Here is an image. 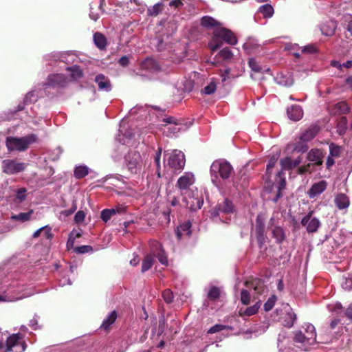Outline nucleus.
<instances>
[{"label": "nucleus", "instance_id": "obj_1", "mask_svg": "<svg viewBox=\"0 0 352 352\" xmlns=\"http://www.w3.org/2000/svg\"><path fill=\"white\" fill-rule=\"evenodd\" d=\"M195 182V175L190 172H186L177 179L176 186L183 196V201L186 208L190 210L200 209L204 204V199L199 195L197 188H191Z\"/></svg>", "mask_w": 352, "mask_h": 352}, {"label": "nucleus", "instance_id": "obj_2", "mask_svg": "<svg viewBox=\"0 0 352 352\" xmlns=\"http://www.w3.org/2000/svg\"><path fill=\"white\" fill-rule=\"evenodd\" d=\"M221 40L231 45L237 43V38L234 34L230 30L224 28L223 25L213 31L212 38L208 44L211 51L214 52L222 46Z\"/></svg>", "mask_w": 352, "mask_h": 352}, {"label": "nucleus", "instance_id": "obj_3", "mask_svg": "<svg viewBox=\"0 0 352 352\" xmlns=\"http://www.w3.org/2000/svg\"><path fill=\"white\" fill-rule=\"evenodd\" d=\"M294 340L296 343L302 344L305 350L316 342V332L314 326L310 323H306L302 326V329L294 332Z\"/></svg>", "mask_w": 352, "mask_h": 352}, {"label": "nucleus", "instance_id": "obj_4", "mask_svg": "<svg viewBox=\"0 0 352 352\" xmlns=\"http://www.w3.org/2000/svg\"><path fill=\"white\" fill-rule=\"evenodd\" d=\"M233 168L230 163L223 160H216L210 166L211 180L216 186L219 185V179H226L230 177Z\"/></svg>", "mask_w": 352, "mask_h": 352}, {"label": "nucleus", "instance_id": "obj_5", "mask_svg": "<svg viewBox=\"0 0 352 352\" xmlns=\"http://www.w3.org/2000/svg\"><path fill=\"white\" fill-rule=\"evenodd\" d=\"M37 141V135L35 134H29L24 137H8L6 138V146L8 151H24L28 149L29 146Z\"/></svg>", "mask_w": 352, "mask_h": 352}, {"label": "nucleus", "instance_id": "obj_6", "mask_svg": "<svg viewBox=\"0 0 352 352\" xmlns=\"http://www.w3.org/2000/svg\"><path fill=\"white\" fill-rule=\"evenodd\" d=\"M26 347L27 344L21 333H13L10 336L5 345L0 341V352H23Z\"/></svg>", "mask_w": 352, "mask_h": 352}, {"label": "nucleus", "instance_id": "obj_7", "mask_svg": "<svg viewBox=\"0 0 352 352\" xmlns=\"http://www.w3.org/2000/svg\"><path fill=\"white\" fill-rule=\"evenodd\" d=\"M164 162L174 171H181L184 169L186 159L184 154L179 150H174L171 153L164 152Z\"/></svg>", "mask_w": 352, "mask_h": 352}, {"label": "nucleus", "instance_id": "obj_8", "mask_svg": "<svg viewBox=\"0 0 352 352\" xmlns=\"http://www.w3.org/2000/svg\"><path fill=\"white\" fill-rule=\"evenodd\" d=\"M164 110L155 106V122H162L164 124H162V126H168V131H165L167 133V135H170L171 134L177 133L179 130V128L177 126V120L173 117L164 115Z\"/></svg>", "mask_w": 352, "mask_h": 352}, {"label": "nucleus", "instance_id": "obj_9", "mask_svg": "<svg viewBox=\"0 0 352 352\" xmlns=\"http://www.w3.org/2000/svg\"><path fill=\"white\" fill-rule=\"evenodd\" d=\"M125 165L131 174H138L142 168V157L139 152L130 151L124 157Z\"/></svg>", "mask_w": 352, "mask_h": 352}, {"label": "nucleus", "instance_id": "obj_10", "mask_svg": "<svg viewBox=\"0 0 352 352\" xmlns=\"http://www.w3.org/2000/svg\"><path fill=\"white\" fill-rule=\"evenodd\" d=\"M318 132V128L316 126H310L307 130H305L300 137V142L298 143L294 146V150L300 152L305 153L308 147L305 142H307L313 140Z\"/></svg>", "mask_w": 352, "mask_h": 352}, {"label": "nucleus", "instance_id": "obj_11", "mask_svg": "<svg viewBox=\"0 0 352 352\" xmlns=\"http://www.w3.org/2000/svg\"><path fill=\"white\" fill-rule=\"evenodd\" d=\"M23 162H19L14 160H4L2 162V170L7 175H14L23 171L26 168Z\"/></svg>", "mask_w": 352, "mask_h": 352}, {"label": "nucleus", "instance_id": "obj_12", "mask_svg": "<svg viewBox=\"0 0 352 352\" xmlns=\"http://www.w3.org/2000/svg\"><path fill=\"white\" fill-rule=\"evenodd\" d=\"M234 211V206L232 203L228 199H224L222 202L219 203L211 212L212 217L215 219L217 217H223V214L232 213Z\"/></svg>", "mask_w": 352, "mask_h": 352}, {"label": "nucleus", "instance_id": "obj_13", "mask_svg": "<svg viewBox=\"0 0 352 352\" xmlns=\"http://www.w3.org/2000/svg\"><path fill=\"white\" fill-rule=\"evenodd\" d=\"M314 211H309L301 220L302 226L306 227V230L309 233H313L317 232L321 223L320 220L313 217Z\"/></svg>", "mask_w": 352, "mask_h": 352}, {"label": "nucleus", "instance_id": "obj_14", "mask_svg": "<svg viewBox=\"0 0 352 352\" xmlns=\"http://www.w3.org/2000/svg\"><path fill=\"white\" fill-rule=\"evenodd\" d=\"M255 232L256 239L260 245L265 242V219L263 214L257 215L255 223Z\"/></svg>", "mask_w": 352, "mask_h": 352}, {"label": "nucleus", "instance_id": "obj_15", "mask_svg": "<svg viewBox=\"0 0 352 352\" xmlns=\"http://www.w3.org/2000/svg\"><path fill=\"white\" fill-rule=\"evenodd\" d=\"M183 6L184 3L182 0H162L161 2L155 3V15L162 12L166 6L176 10L182 8Z\"/></svg>", "mask_w": 352, "mask_h": 352}, {"label": "nucleus", "instance_id": "obj_16", "mask_svg": "<svg viewBox=\"0 0 352 352\" xmlns=\"http://www.w3.org/2000/svg\"><path fill=\"white\" fill-rule=\"evenodd\" d=\"M192 223L190 221H186L178 226L175 230V234L178 240L188 238L191 233Z\"/></svg>", "mask_w": 352, "mask_h": 352}, {"label": "nucleus", "instance_id": "obj_17", "mask_svg": "<svg viewBox=\"0 0 352 352\" xmlns=\"http://www.w3.org/2000/svg\"><path fill=\"white\" fill-rule=\"evenodd\" d=\"M66 83V77L63 74H51L49 75L47 82L45 83L46 87H63Z\"/></svg>", "mask_w": 352, "mask_h": 352}, {"label": "nucleus", "instance_id": "obj_18", "mask_svg": "<svg viewBox=\"0 0 352 352\" xmlns=\"http://www.w3.org/2000/svg\"><path fill=\"white\" fill-rule=\"evenodd\" d=\"M327 186V182L324 180H321L317 183L314 184L308 190L307 194L310 198H314L322 193L326 190Z\"/></svg>", "mask_w": 352, "mask_h": 352}, {"label": "nucleus", "instance_id": "obj_19", "mask_svg": "<svg viewBox=\"0 0 352 352\" xmlns=\"http://www.w3.org/2000/svg\"><path fill=\"white\" fill-rule=\"evenodd\" d=\"M285 316L283 318V325L287 327H292L296 320V314L293 311L292 309L287 305L285 307Z\"/></svg>", "mask_w": 352, "mask_h": 352}, {"label": "nucleus", "instance_id": "obj_20", "mask_svg": "<svg viewBox=\"0 0 352 352\" xmlns=\"http://www.w3.org/2000/svg\"><path fill=\"white\" fill-rule=\"evenodd\" d=\"M94 81L98 84V89L104 91L111 90V83L110 80L102 74H99L95 77Z\"/></svg>", "mask_w": 352, "mask_h": 352}, {"label": "nucleus", "instance_id": "obj_21", "mask_svg": "<svg viewBox=\"0 0 352 352\" xmlns=\"http://www.w3.org/2000/svg\"><path fill=\"white\" fill-rule=\"evenodd\" d=\"M201 25L205 28L212 29L214 31L215 29L221 27L223 23L212 16H204L201 19Z\"/></svg>", "mask_w": 352, "mask_h": 352}, {"label": "nucleus", "instance_id": "obj_22", "mask_svg": "<svg viewBox=\"0 0 352 352\" xmlns=\"http://www.w3.org/2000/svg\"><path fill=\"white\" fill-rule=\"evenodd\" d=\"M279 181L276 185L277 192L276 196L272 199V201L276 203L280 198L283 197L282 191L285 188L286 180L284 177V173L282 171H279L276 174Z\"/></svg>", "mask_w": 352, "mask_h": 352}, {"label": "nucleus", "instance_id": "obj_23", "mask_svg": "<svg viewBox=\"0 0 352 352\" xmlns=\"http://www.w3.org/2000/svg\"><path fill=\"white\" fill-rule=\"evenodd\" d=\"M288 118L293 121H298L303 116V111L299 105L294 104L287 109Z\"/></svg>", "mask_w": 352, "mask_h": 352}, {"label": "nucleus", "instance_id": "obj_24", "mask_svg": "<svg viewBox=\"0 0 352 352\" xmlns=\"http://www.w3.org/2000/svg\"><path fill=\"white\" fill-rule=\"evenodd\" d=\"M323 157L322 151L318 148L311 149L307 153V160L317 166L322 164Z\"/></svg>", "mask_w": 352, "mask_h": 352}, {"label": "nucleus", "instance_id": "obj_25", "mask_svg": "<svg viewBox=\"0 0 352 352\" xmlns=\"http://www.w3.org/2000/svg\"><path fill=\"white\" fill-rule=\"evenodd\" d=\"M276 82L280 85L290 87L294 83L292 76L289 74L278 73L274 77Z\"/></svg>", "mask_w": 352, "mask_h": 352}, {"label": "nucleus", "instance_id": "obj_26", "mask_svg": "<svg viewBox=\"0 0 352 352\" xmlns=\"http://www.w3.org/2000/svg\"><path fill=\"white\" fill-rule=\"evenodd\" d=\"M334 203L339 210H344L349 206L350 200L345 194L339 193L335 197Z\"/></svg>", "mask_w": 352, "mask_h": 352}, {"label": "nucleus", "instance_id": "obj_27", "mask_svg": "<svg viewBox=\"0 0 352 352\" xmlns=\"http://www.w3.org/2000/svg\"><path fill=\"white\" fill-rule=\"evenodd\" d=\"M301 162L300 157L292 160L291 157H286L280 160V165L283 170H291L297 167Z\"/></svg>", "mask_w": 352, "mask_h": 352}, {"label": "nucleus", "instance_id": "obj_28", "mask_svg": "<svg viewBox=\"0 0 352 352\" xmlns=\"http://www.w3.org/2000/svg\"><path fill=\"white\" fill-rule=\"evenodd\" d=\"M94 43L100 50H105L107 46L106 36L101 32H96L93 36Z\"/></svg>", "mask_w": 352, "mask_h": 352}, {"label": "nucleus", "instance_id": "obj_29", "mask_svg": "<svg viewBox=\"0 0 352 352\" xmlns=\"http://www.w3.org/2000/svg\"><path fill=\"white\" fill-rule=\"evenodd\" d=\"M155 258H157L159 262L164 266H168V260L167 258L166 253L164 250L162 248L160 243L155 242Z\"/></svg>", "mask_w": 352, "mask_h": 352}, {"label": "nucleus", "instance_id": "obj_30", "mask_svg": "<svg viewBox=\"0 0 352 352\" xmlns=\"http://www.w3.org/2000/svg\"><path fill=\"white\" fill-rule=\"evenodd\" d=\"M289 338L284 333H279L277 338V347L279 352H289Z\"/></svg>", "mask_w": 352, "mask_h": 352}, {"label": "nucleus", "instance_id": "obj_31", "mask_svg": "<svg viewBox=\"0 0 352 352\" xmlns=\"http://www.w3.org/2000/svg\"><path fill=\"white\" fill-rule=\"evenodd\" d=\"M350 108L347 103L344 101L338 102L334 104L332 112L334 114H345L349 112Z\"/></svg>", "mask_w": 352, "mask_h": 352}, {"label": "nucleus", "instance_id": "obj_32", "mask_svg": "<svg viewBox=\"0 0 352 352\" xmlns=\"http://www.w3.org/2000/svg\"><path fill=\"white\" fill-rule=\"evenodd\" d=\"M140 69L146 73H152L154 69V58L147 57L140 63Z\"/></svg>", "mask_w": 352, "mask_h": 352}, {"label": "nucleus", "instance_id": "obj_33", "mask_svg": "<svg viewBox=\"0 0 352 352\" xmlns=\"http://www.w3.org/2000/svg\"><path fill=\"white\" fill-rule=\"evenodd\" d=\"M336 24L334 21H330L321 26L320 30L322 34L331 36L334 34Z\"/></svg>", "mask_w": 352, "mask_h": 352}, {"label": "nucleus", "instance_id": "obj_34", "mask_svg": "<svg viewBox=\"0 0 352 352\" xmlns=\"http://www.w3.org/2000/svg\"><path fill=\"white\" fill-rule=\"evenodd\" d=\"M117 318V312L116 311H111L108 316L103 320L100 328L107 330L109 327L113 324Z\"/></svg>", "mask_w": 352, "mask_h": 352}, {"label": "nucleus", "instance_id": "obj_35", "mask_svg": "<svg viewBox=\"0 0 352 352\" xmlns=\"http://www.w3.org/2000/svg\"><path fill=\"white\" fill-rule=\"evenodd\" d=\"M272 234L278 243H283L286 238L284 230L280 226H276L273 229Z\"/></svg>", "mask_w": 352, "mask_h": 352}, {"label": "nucleus", "instance_id": "obj_36", "mask_svg": "<svg viewBox=\"0 0 352 352\" xmlns=\"http://www.w3.org/2000/svg\"><path fill=\"white\" fill-rule=\"evenodd\" d=\"M258 11L263 16L264 18H270L274 14V8L268 3L261 6L258 8Z\"/></svg>", "mask_w": 352, "mask_h": 352}, {"label": "nucleus", "instance_id": "obj_37", "mask_svg": "<svg viewBox=\"0 0 352 352\" xmlns=\"http://www.w3.org/2000/svg\"><path fill=\"white\" fill-rule=\"evenodd\" d=\"M261 303V301H258L253 306L247 307L243 312L242 310L241 309L239 311L240 315L250 316L256 314L258 311Z\"/></svg>", "mask_w": 352, "mask_h": 352}, {"label": "nucleus", "instance_id": "obj_38", "mask_svg": "<svg viewBox=\"0 0 352 352\" xmlns=\"http://www.w3.org/2000/svg\"><path fill=\"white\" fill-rule=\"evenodd\" d=\"M89 173V169L86 166H79L76 167L74 170V177L76 179H82L87 176Z\"/></svg>", "mask_w": 352, "mask_h": 352}, {"label": "nucleus", "instance_id": "obj_39", "mask_svg": "<svg viewBox=\"0 0 352 352\" xmlns=\"http://www.w3.org/2000/svg\"><path fill=\"white\" fill-rule=\"evenodd\" d=\"M32 212L33 211L31 210L28 212H20L18 214H13L11 217V219L14 221H19L21 222H25L30 219Z\"/></svg>", "mask_w": 352, "mask_h": 352}, {"label": "nucleus", "instance_id": "obj_40", "mask_svg": "<svg viewBox=\"0 0 352 352\" xmlns=\"http://www.w3.org/2000/svg\"><path fill=\"white\" fill-rule=\"evenodd\" d=\"M153 261L154 258L151 254L146 255L142 264V272H144L148 270L152 267Z\"/></svg>", "mask_w": 352, "mask_h": 352}, {"label": "nucleus", "instance_id": "obj_41", "mask_svg": "<svg viewBox=\"0 0 352 352\" xmlns=\"http://www.w3.org/2000/svg\"><path fill=\"white\" fill-rule=\"evenodd\" d=\"M217 90V82L214 79H212L208 85H207L201 90V93L206 95H210L214 94Z\"/></svg>", "mask_w": 352, "mask_h": 352}, {"label": "nucleus", "instance_id": "obj_42", "mask_svg": "<svg viewBox=\"0 0 352 352\" xmlns=\"http://www.w3.org/2000/svg\"><path fill=\"white\" fill-rule=\"evenodd\" d=\"M259 44L258 43L257 41L254 38H248L245 43L243 44V49L247 51L248 52H250L251 50L256 49L258 47Z\"/></svg>", "mask_w": 352, "mask_h": 352}, {"label": "nucleus", "instance_id": "obj_43", "mask_svg": "<svg viewBox=\"0 0 352 352\" xmlns=\"http://www.w3.org/2000/svg\"><path fill=\"white\" fill-rule=\"evenodd\" d=\"M278 157H279V153H277L273 155L270 158L268 164L267 165V168H266V174L268 175V177L270 176L271 170H272V168L274 166V165L276 164Z\"/></svg>", "mask_w": 352, "mask_h": 352}, {"label": "nucleus", "instance_id": "obj_44", "mask_svg": "<svg viewBox=\"0 0 352 352\" xmlns=\"http://www.w3.org/2000/svg\"><path fill=\"white\" fill-rule=\"evenodd\" d=\"M116 214V209H104L102 210L100 217L104 222H107L113 215Z\"/></svg>", "mask_w": 352, "mask_h": 352}, {"label": "nucleus", "instance_id": "obj_45", "mask_svg": "<svg viewBox=\"0 0 352 352\" xmlns=\"http://www.w3.org/2000/svg\"><path fill=\"white\" fill-rule=\"evenodd\" d=\"M220 296V290L217 287H211L208 292V298L212 300H215Z\"/></svg>", "mask_w": 352, "mask_h": 352}, {"label": "nucleus", "instance_id": "obj_46", "mask_svg": "<svg viewBox=\"0 0 352 352\" xmlns=\"http://www.w3.org/2000/svg\"><path fill=\"white\" fill-rule=\"evenodd\" d=\"M94 250L93 248L91 245H80L78 247H75L74 248V252L76 254H83L85 253L92 252Z\"/></svg>", "mask_w": 352, "mask_h": 352}, {"label": "nucleus", "instance_id": "obj_47", "mask_svg": "<svg viewBox=\"0 0 352 352\" xmlns=\"http://www.w3.org/2000/svg\"><path fill=\"white\" fill-rule=\"evenodd\" d=\"M340 151H341V147L333 144V143H331L330 145H329V155L333 157H338L340 156Z\"/></svg>", "mask_w": 352, "mask_h": 352}, {"label": "nucleus", "instance_id": "obj_48", "mask_svg": "<svg viewBox=\"0 0 352 352\" xmlns=\"http://www.w3.org/2000/svg\"><path fill=\"white\" fill-rule=\"evenodd\" d=\"M277 300V298L275 295H272L271 297L268 298V300L264 304V309L265 311H269L272 309L274 307L275 302Z\"/></svg>", "mask_w": 352, "mask_h": 352}, {"label": "nucleus", "instance_id": "obj_49", "mask_svg": "<svg viewBox=\"0 0 352 352\" xmlns=\"http://www.w3.org/2000/svg\"><path fill=\"white\" fill-rule=\"evenodd\" d=\"M318 52L316 47L314 45L309 44L304 46L301 49V52L307 54H314Z\"/></svg>", "mask_w": 352, "mask_h": 352}, {"label": "nucleus", "instance_id": "obj_50", "mask_svg": "<svg viewBox=\"0 0 352 352\" xmlns=\"http://www.w3.org/2000/svg\"><path fill=\"white\" fill-rule=\"evenodd\" d=\"M241 301L244 305H248L250 302V294L246 289H242L241 292Z\"/></svg>", "mask_w": 352, "mask_h": 352}, {"label": "nucleus", "instance_id": "obj_51", "mask_svg": "<svg viewBox=\"0 0 352 352\" xmlns=\"http://www.w3.org/2000/svg\"><path fill=\"white\" fill-rule=\"evenodd\" d=\"M219 55L223 59L228 60L232 57L233 54L228 47H225L219 52Z\"/></svg>", "mask_w": 352, "mask_h": 352}, {"label": "nucleus", "instance_id": "obj_52", "mask_svg": "<svg viewBox=\"0 0 352 352\" xmlns=\"http://www.w3.org/2000/svg\"><path fill=\"white\" fill-rule=\"evenodd\" d=\"M36 96H35V92L34 91H30L28 92L24 99H23V103L24 104H30L32 102H33L34 101H36Z\"/></svg>", "mask_w": 352, "mask_h": 352}, {"label": "nucleus", "instance_id": "obj_53", "mask_svg": "<svg viewBox=\"0 0 352 352\" xmlns=\"http://www.w3.org/2000/svg\"><path fill=\"white\" fill-rule=\"evenodd\" d=\"M162 298L166 303H170L173 300V292L170 289H166L162 292Z\"/></svg>", "mask_w": 352, "mask_h": 352}, {"label": "nucleus", "instance_id": "obj_54", "mask_svg": "<svg viewBox=\"0 0 352 352\" xmlns=\"http://www.w3.org/2000/svg\"><path fill=\"white\" fill-rule=\"evenodd\" d=\"M248 65L251 69L256 72H259L261 70L260 65L258 64L256 60L253 58L249 59Z\"/></svg>", "mask_w": 352, "mask_h": 352}, {"label": "nucleus", "instance_id": "obj_55", "mask_svg": "<svg viewBox=\"0 0 352 352\" xmlns=\"http://www.w3.org/2000/svg\"><path fill=\"white\" fill-rule=\"evenodd\" d=\"M346 124H347L346 118L342 117L341 118L340 124H338V131L340 134L344 133V132L346 129Z\"/></svg>", "mask_w": 352, "mask_h": 352}, {"label": "nucleus", "instance_id": "obj_56", "mask_svg": "<svg viewBox=\"0 0 352 352\" xmlns=\"http://www.w3.org/2000/svg\"><path fill=\"white\" fill-rule=\"evenodd\" d=\"M342 287L346 290H352V275L344 278L342 283Z\"/></svg>", "mask_w": 352, "mask_h": 352}, {"label": "nucleus", "instance_id": "obj_57", "mask_svg": "<svg viewBox=\"0 0 352 352\" xmlns=\"http://www.w3.org/2000/svg\"><path fill=\"white\" fill-rule=\"evenodd\" d=\"M227 328H229L228 326H226V325H223V324H215L214 326H212L208 331V333H217V332H219L225 329H227Z\"/></svg>", "mask_w": 352, "mask_h": 352}, {"label": "nucleus", "instance_id": "obj_58", "mask_svg": "<svg viewBox=\"0 0 352 352\" xmlns=\"http://www.w3.org/2000/svg\"><path fill=\"white\" fill-rule=\"evenodd\" d=\"M43 228H44L42 231L43 236L48 240L52 239L54 234L52 232V228L48 226H43Z\"/></svg>", "mask_w": 352, "mask_h": 352}, {"label": "nucleus", "instance_id": "obj_59", "mask_svg": "<svg viewBox=\"0 0 352 352\" xmlns=\"http://www.w3.org/2000/svg\"><path fill=\"white\" fill-rule=\"evenodd\" d=\"M85 218V214L82 210L78 211L74 216V221L76 223L83 222Z\"/></svg>", "mask_w": 352, "mask_h": 352}, {"label": "nucleus", "instance_id": "obj_60", "mask_svg": "<svg viewBox=\"0 0 352 352\" xmlns=\"http://www.w3.org/2000/svg\"><path fill=\"white\" fill-rule=\"evenodd\" d=\"M25 192H26L25 188H21L17 190L16 199H18L20 202L25 200V199L26 197Z\"/></svg>", "mask_w": 352, "mask_h": 352}, {"label": "nucleus", "instance_id": "obj_61", "mask_svg": "<svg viewBox=\"0 0 352 352\" xmlns=\"http://www.w3.org/2000/svg\"><path fill=\"white\" fill-rule=\"evenodd\" d=\"M74 234V232L72 231L70 234L69 237L68 239V241L67 242V248L68 250L73 249L74 250V241L75 239L72 238V236Z\"/></svg>", "mask_w": 352, "mask_h": 352}, {"label": "nucleus", "instance_id": "obj_62", "mask_svg": "<svg viewBox=\"0 0 352 352\" xmlns=\"http://www.w3.org/2000/svg\"><path fill=\"white\" fill-rule=\"evenodd\" d=\"M297 49L299 50L300 47H298V45L297 44H295V43H287L285 45V50L287 51H289L292 53Z\"/></svg>", "mask_w": 352, "mask_h": 352}, {"label": "nucleus", "instance_id": "obj_63", "mask_svg": "<svg viewBox=\"0 0 352 352\" xmlns=\"http://www.w3.org/2000/svg\"><path fill=\"white\" fill-rule=\"evenodd\" d=\"M118 63L122 67H126L129 64V58L127 56H122L119 60Z\"/></svg>", "mask_w": 352, "mask_h": 352}, {"label": "nucleus", "instance_id": "obj_64", "mask_svg": "<svg viewBox=\"0 0 352 352\" xmlns=\"http://www.w3.org/2000/svg\"><path fill=\"white\" fill-rule=\"evenodd\" d=\"M89 16L92 20L96 21L100 17V13L95 12L94 8L91 7Z\"/></svg>", "mask_w": 352, "mask_h": 352}]
</instances>
